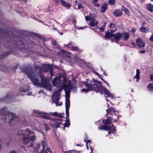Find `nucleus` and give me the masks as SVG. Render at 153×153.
Here are the masks:
<instances>
[{
    "label": "nucleus",
    "instance_id": "412c9836",
    "mask_svg": "<svg viewBox=\"0 0 153 153\" xmlns=\"http://www.w3.org/2000/svg\"><path fill=\"white\" fill-rule=\"evenodd\" d=\"M139 30L142 32L144 33H147L149 31L148 27H141L139 29Z\"/></svg>",
    "mask_w": 153,
    "mask_h": 153
},
{
    "label": "nucleus",
    "instance_id": "13d9d810",
    "mask_svg": "<svg viewBox=\"0 0 153 153\" xmlns=\"http://www.w3.org/2000/svg\"><path fill=\"white\" fill-rule=\"evenodd\" d=\"M131 44L132 45L134 46H135V44L134 43V42H132L131 43Z\"/></svg>",
    "mask_w": 153,
    "mask_h": 153
},
{
    "label": "nucleus",
    "instance_id": "a878e982",
    "mask_svg": "<svg viewBox=\"0 0 153 153\" xmlns=\"http://www.w3.org/2000/svg\"><path fill=\"white\" fill-rule=\"evenodd\" d=\"M148 10L151 12H153V5L151 4H148L146 5Z\"/></svg>",
    "mask_w": 153,
    "mask_h": 153
},
{
    "label": "nucleus",
    "instance_id": "9b49d317",
    "mask_svg": "<svg viewBox=\"0 0 153 153\" xmlns=\"http://www.w3.org/2000/svg\"><path fill=\"white\" fill-rule=\"evenodd\" d=\"M106 111L107 112L106 114L107 115H108L109 114H110L111 115L113 114H114L115 116L117 117V118H115V119L114 120V121L115 122L117 121L118 117V112L115 111L114 108H110L106 110Z\"/></svg>",
    "mask_w": 153,
    "mask_h": 153
},
{
    "label": "nucleus",
    "instance_id": "0e129e2a",
    "mask_svg": "<svg viewBox=\"0 0 153 153\" xmlns=\"http://www.w3.org/2000/svg\"><path fill=\"white\" fill-rule=\"evenodd\" d=\"M103 74H104L105 76H107V75L105 74V72L103 73Z\"/></svg>",
    "mask_w": 153,
    "mask_h": 153
},
{
    "label": "nucleus",
    "instance_id": "de8ad7c7",
    "mask_svg": "<svg viewBox=\"0 0 153 153\" xmlns=\"http://www.w3.org/2000/svg\"><path fill=\"white\" fill-rule=\"evenodd\" d=\"M10 153H16V151L13 150L10 151Z\"/></svg>",
    "mask_w": 153,
    "mask_h": 153
},
{
    "label": "nucleus",
    "instance_id": "0eeeda50",
    "mask_svg": "<svg viewBox=\"0 0 153 153\" xmlns=\"http://www.w3.org/2000/svg\"><path fill=\"white\" fill-rule=\"evenodd\" d=\"M60 90L56 91L54 93L52 97L53 102L56 104V106H61L62 105L61 102H59L58 101L60 98Z\"/></svg>",
    "mask_w": 153,
    "mask_h": 153
},
{
    "label": "nucleus",
    "instance_id": "37998d69",
    "mask_svg": "<svg viewBox=\"0 0 153 153\" xmlns=\"http://www.w3.org/2000/svg\"><path fill=\"white\" fill-rule=\"evenodd\" d=\"M26 95L28 96H31L32 95V93L31 92H29L27 93Z\"/></svg>",
    "mask_w": 153,
    "mask_h": 153
},
{
    "label": "nucleus",
    "instance_id": "49530a36",
    "mask_svg": "<svg viewBox=\"0 0 153 153\" xmlns=\"http://www.w3.org/2000/svg\"><path fill=\"white\" fill-rule=\"evenodd\" d=\"M146 51L145 50H141L140 51V53H144Z\"/></svg>",
    "mask_w": 153,
    "mask_h": 153
},
{
    "label": "nucleus",
    "instance_id": "9d476101",
    "mask_svg": "<svg viewBox=\"0 0 153 153\" xmlns=\"http://www.w3.org/2000/svg\"><path fill=\"white\" fill-rule=\"evenodd\" d=\"M99 129H104L106 130H108V134H111L116 131L115 128L112 126H111L108 127L105 126L104 124V126H100L98 128Z\"/></svg>",
    "mask_w": 153,
    "mask_h": 153
},
{
    "label": "nucleus",
    "instance_id": "473e14b6",
    "mask_svg": "<svg viewBox=\"0 0 153 153\" xmlns=\"http://www.w3.org/2000/svg\"><path fill=\"white\" fill-rule=\"evenodd\" d=\"M92 15H90L88 16H85V19L86 21H88L89 20H90L91 17Z\"/></svg>",
    "mask_w": 153,
    "mask_h": 153
},
{
    "label": "nucleus",
    "instance_id": "5fc2aeb1",
    "mask_svg": "<svg viewBox=\"0 0 153 153\" xmlns=\"http://www.w3.org/2000/svg\"><path fill=\"white\" fill-rule=\"evenodd\" d=\"M86 27H87V26H84V27H79L78 28L79 29H83L84 28H85Z\"/></svg>",
    "mask_w": 153,
    "mask_h": 153
},
{
    "label": "nucleus",
    "instance_id": "58836bf2",
    "mask_svg": "<svg viewBox=\"0 0 153 153\" xmlns=\"http://www.w3.org/2000/svg\"><path fill=\"white\" fill-rule=\"evenodd\" d=\"M109 27L111 28H113L115 27V25L111 23Z\"/></svg>",
    "mask_w": 153,
    "mask_h": 153
},
{
    "label": "nucleus",
    "instance_id": "f257e3e1",
    "mask_svg": "<svg viewBox=\"0 0 153 153\" xmlns=\"http://www.w3.org/2000/svg\"><path fill=\"white\" fill-rule=\"evenodd\" d=\"M82 86H85L87 88L82 89L81 91L83 92L86 93L90 91H95L97 92L99 91L103 92L106 97H114V95L111 93L107 89L102 87V83L96 80L91 81L88 79L86 82H82Z\"/></svg>",
    "mask_w": 153,
    "mask_h": 153
},
{
    "label": "nucleus",
    "instance_id": "8fccbe9b",
    "mask_svg": "<svg viewBox=\"0 0 153 153\" xmlns=\"http://www.w3.org/2000/svg\"><path fill=\"white\" fill-rule=\"evenodd\" d=\"M74 152L76 153H81L80 151H76V150H74Z\"/></svg>",
    "mask_w": 153,
    "mask_h": 153
},
{
    "label": "nucleus",
    "instance_id": "680f3d73",
    "mask_svg": "<svg viewBox=\"0 0 153 153\" xmlns=\"http://www.w3.org/2000/svg\"><path fill=\"white\" fill-rule=\"evenodd\" d=\"M145 0H140V1L142 3H143V1H145Z\"/></svg>",
    "mask_w": 153,
    "mask_h": 153
},
{
    "label": "nucleus",
    "instance_id": "dca6fc26",
    "mask_svg": "<svg viewBox=\"0 0 153 153\" xmlns=\"http://www.w3.org/2000/svg\"><path fill=\"white\" fill-rule=\"evenodd\" d=\"M113 13L114 15L117 17H119L122 15V11L120 9H117L114 10Z\"/></svg>",
    "mask_w": 153,
    "mask_h": 153
},
{
    "label": "nucleus",
    "instance_id": "e2e57ef3",
    "mask_svg": "<svg viewBox=\"0 0 153 153\" xmlns=\"http://www.w3.org/2000/svg\"><path fill=\"white\" fill-rule=\"evenodd\" d=\"M6 98H7V99H9V97H8V95H7V96H6Z\"/></svg>",
    "mask_w": 153,
    "mask_h": 153
},
{
    "label": "nucleus",
    "instance_id": "2f4dec72",
    "mask_svg": "<svg viewBox=\"0 0 153 153\" xmlns=\"http://www.w3.org/2000/svg\"><path fill=\"white\" fill-rule=\"evenodd\" d=\"M106 100L107 101V106L108 108H109V107H110L111 106L112 104L111 103V101L108 100L107 99H106Z\"/></svg>",
    "mask_w": 153,
    "mask_h": 153
},
{
    "label": "nucleus",
    "instance_id": "5701e85b",
    "mask_svg": "<svg viewBox=\"0 0 153 153\" xmlns=\"http://www.w3.org/2000/svg\"><path fill=\"white\" fill-rule=\"evenodd\" d=\"M136 72V75L134 77V78L136 79V82H138L140 79V71L138 69H137Z\"/></svg>",
    "mask_w": 153,
    "mask_h": 153
},
{
    "label": "nucleus",
    "instance_id": "2eb2a0df",
    "mask_svg": "<svg viewBox=\"0 0 153 153\" xmlns=\"http://www.w3.org/2000/svg\"><path fill=\"white\" fill-rule=\"evenodd\" d=\"M136 45L140 48L145 47V42L141 39H138L135 41Z\"/></svg>",
    "mask_w": 153,
    "mask_h": 153
},
{
    "label": "nucleus",
    "instance_id": "a18cd8bd",
    "mask_svg": "<svg viewBox=\"0 0 153 153\" xmlns=\"http://www.w3.org/2000/svg\"><path fill=\"white\" fill-rule=\"evenodd\" d=\"M94 4L95 6L97 7H98L100 6L99 4L98 3H96V4L94 3Z\"/></svg>",
    "mask_w": 153,
    "mask_h": 153
},
{
    "label": "nucleus",
    "instance_id": "774afa93",
    "mask_svg": "<svg viewBox=\"0 0 153 153\" xmlns=\"http://www.w3.org/2000/svg\"><path fill=\"white\" fill-rule=\"evenodd\" d=\"M38 68H40V67H38Z\"/></svg>",
    "mask_w": 153,
    "mask_h": 153
},
{
    "label": "nucleus",
    "instance_id": "7ed1b4c3",
    "mask_svg": "<svg viewBox=\"0 0 153 153\" xmlns=\"http://www.w3.org/2000/svg\"><path fill=\"white\" fill-rule=\"evenodd\" d=\"M24 72L31 80L34 85L38 87H43L49 91H51V85L42 76H41V82L40 83L37 76L35 73L32 72L31 70L27 69L24 70Z\"/></svg>",
    "mask_w": 153,
    "mask_h": 153
},
{
    "label": "nucleus",
    "instance_id": "4d7b16f0",
    "mask_svg": "<svg viewBox=\"0 0 153 153\" xmlns=\"http://www.w3.org/2000/svg\"><path fill=\"white\" fill-rule=\"evenodd\" d=\"M116 31V29H114V30H111V31L113 33H114V32L115 31Z\"/></svg>",
    "mask_w": 153,
    "mask_h": 153
},
{
    "label": "nucleus",
    "instance_id": "a19ab883",
    "mask_svg": "<svg viewBox=\"0 0 153 153\" xmlns=\"http://www.w3.org/2000/svg\"><path fill=\"white\" fill-rule=\"evenodd\" d=\"M93 72L94 74H96V75H97L98 76H99V75H100V74H99L97 72H96V71H93Z\"/></svg>",
    "mask_w": 153,
    "mask_h": 153
},
{
    "label": "nucleus",
    "instance_id": "052dcab7",
    "mask_svg": "<svg viewBox=\"0 0 153 153\" xmlns=\"http://www.w3.org/2000/svg\"><path fill=\"white\" fill-rule=\"evenodd\" d=\"M43 93V92L42 91H39V94H40V93Z\"/></svg>",
    "mask_w": 153,
    "mask_h": 153
},
{
    "label": "nucleus",
    "instance_id": "e433bc0d",
    "mask_svg": "<svg viewBox=\"0 0 153 153\" xmlns=\"http://www.w3.org/2000/svg\"><path fill=\"white\" fill-rule=\"evenodd\" d=\"M45 129L46 131H47L50 129L48 125H47L46 124H45Z\"/></svg>",
    "mask_w": 153,
    "mask_h": 153
},
{
    "label": "nucleus",
    "instance_id": "3c124183",
    "mask_svg": "<svg viewBox=\"0 0 153 153\" xmlns=\"http://www.w3.org/2000/svg\"><path fill=\"white\" fill-rule=\"evenodd\" d=\"M150 79L152 80H153V75H151L150 76Z\"/></svg>",
    "mask_w": 153,
    "mask_h": 153
},
{
    "label": "nucleus",
    "instance_id": "20e7f679",
    "mask_svg": "<svg viewBox=\"0 0 153 153\" xmlns=\"http://www.w3.org/2000/svg\"><path fill=\"white\" fill-rule=\"evenodd\" d=\"M32 133V132L30 130L26 129L25 130L19 131L18 134L24 136L22 139V142L25 144L27 145L29 143H30L31 142L33 141L35 139V136H32L30 137L28 136Z\"/></svg>",
    "mask_w": 153,
    "mask_h": 153
},
{
    "label": "nucleus",
    "instance_id": "6e6552de",
    "mask_svg": "<svg viewBox=\"0 0 153 153\" xmlns=\"http://www.w3.org/2000/svg\"><path fill=\"white\" fill-rule=\"evenodd\" d=\"M70 107L68 108V112L67 113L66 112V105H65V108H66V119H67V120L65 121V123L64 124H63V122L62 121H61L60 120H57L59 122H60L61 123V124H59L57 123V124H58V125L59 126V127H60L61 126V125H62L63 126V129H65V127H68L70 125V123L69 121V109Z\"/></svg>",
    "mask_w": 153,
    "mask_h": 153
},
{
    "label": "nucleus",
    "instance_id": "39448f33",
    "mask_svg": "<svg viewBox=\"0 0 153 153\" xmlns=\"http://www.w3.org/2000/svg\"><path fill=\"white\" fill-rule=\"evenodd\" d=\"M35 112L37 114V115H37V116H39L43 119L50 120L51 122V124L53 125V126L54 127L56 128H59V126L57 123L61 124V123L59 122L57 120L51 119V117L49 116V113H43L38 111H36Z\"/></svg>",
    "mask_w": 153,
    "mask_h": 153
},
{
    "label": "nucleus",
    "instance_id": "c756f323",
    "mask_svg": "<svg viewBox=\"0 0 153 153\" xmlns=\"http://www.w3.org/2000/svg\"><path fill=\"white\" fill-rule=\"evenodd\" d=\"M108 4L111 6H114L115 4V0H109L108 1Z\"/></svg>",
    "mask_w": 153,
    "mask_h": 153
},
{
    "label": "nucleus",
    "instance_id": "cd10ccee",
    "mask_svg": "<svg viewBox=\"0 0 153 153\" xmlns=\"http://www.w3.org/2000/svg\"><path fill=\"white\" fill-rule=\"evenodd\" d=\"M28 90V88L26 86L24 88H23L22 87H21L20 88V91L22 92H26Z\"/></svg>",
    "mask_w": 153,
    "mask_h": 153
},
{
    "label": "nucleus",
    "instance_id": "f8f14e48",
    "mask_svg": "<svg viewBox=\"0 0 153 153\" xmlns=\"http://www.w3.org/2000/svg\"><path fill=\"white\" fill-rule=\"evenodd\" d=\"M122 38L121 33H117L114 34L113 37L112 38L113 42H115L117 43H118L120 39Z\"/></svg>",
    "mask_w": 153,
    "mask_h": 153
},
{
    "label": "nucleus",
    "instance_id": "f03ea898",
    "mask_svg": "<svg viewBox=\"0 0 153 153\" xmlns=\"http://www.w3.org/2000/svg\"><path fill=\"white\" fill-rule=\"evenodd\" d=\"M61 77H56L52 81L53 84L56 87L60 88L57 91L63 88L65 93V103L66 105V112H68V109L70 106V101L69 100L70 91L72 89V85L70 84V82L67 81L65 77H63V81L62 82L60 79Z\"/></svg>",
    "mask_w": 153,
    "mask_h": 153
},
{
    "label": "nucleus",
    "instance_id": "4c0bfd02",
    "mask_svg": "<svg viewBox=\"0 0 153 153\" xmlns=\"http://www.w3.org/2000/svg\"><path fill=\"white\" fill-rule=\"evenodd\" d=\"M91 142V140H88L86 141V146L87 149H88V143H89V142Z\"/></svg>",
    "mask_w": 153,
    "mask_h": 153
},
{
    "label": "nucleus",
    "instance_id": "4be33fe9",
    "mask_svg": "<svg viewBox=\"0 0 153 153\" xmlns=\"http://www.w3.org/2000/svg\"><path fill=\"white\" fill-rule=\"evenodd\" d=\"M111 120L112 118L111 117H108L106 120V121L105 122V126H106L108 127L111 126H112V125H111V126H108V125L111 124ZM112 126H113L112 125Z\"/></svg>",
    "mask_w": 153,
    "mask_h": 153
},
{
    "label": "nucleus",
    "instance_id": "423d86ee",
    "mask_svg": "<svg viewBox=\"0 0 153 153\" xmlns=\"http://www.w3.org/2000/svg\"><path fill=\"white\" fill-rule=\"evenodd\" d=\"M0 113L2 115V120H4V122H7L8 120L10 123L16 117L15 115L13 113H10L9 111H7L5 108H2L0 111Z\"/></svg>",
    "mask_w": 153,
    "mask_h": 153
},
{
    "label": "nucleus",
    "instance_id": "393cba45",
    "mask_svg": "<svg viewBox=\"0 0 153 153\" xmlns=\"http://www.w3.org/2000/svg\"><path fill=\"white\" fill-rule=\"evenodd\" d=\"M71 43L68 44L67 45H64L65 46H68L69 48H70L73 51H76L78 50V48L76 47H72L71 45Z\"/></svg>",
    "mask_w": 153,
    "mask_h": 153
},
{
    "label": "nucleus",
    "instance_id": "09e8293b",
    "mask_svg": "<svg viewBox=\"0 0 153 153\" xmlns=\"http://www.w3.org/2000/svg\"><path fill=\"white\" fill-rule=\"evenodd\" d=\"M98 0H93V2H92L93 4H94L95 3L97 2L98 1Z\"/></svg>",
    "mask_w": 153,
    "mask_h": 153
},
{
    "label": "nucleus",
    "instance_id": "6e6d98bb",
    "mask_svg": "<svg viewBox=\"0 0 153 153\" xmlns=\"http://www.w3.org/2000/svg\"><path fill=\"white\" fill-rule=\"evenodd\" d=\"M146 24V22H143L142 23V26H144V25H145Z\"/></svg>",
    "mask_w": 153,
    "mask_h": 153
},
{
    "label": "nucleus",
    "instance_id": "b1692460",
    "mask_svg": "<svg viewBox=\"0 0 153 153\" xmlns=\"http://www.w3.org/2000/svg\"><path fill=\"white\" fill-rule=\"evenodd\" d=\"M108 4L106 3H104L101 6L100 11L101 12H104L107 9Z\"/></svg>",
    "mask_w": 153,
    "mask_h": 153
},
{
    "label": "nucleus",
    "instance_id": "ea45409f",
    "mask_svg": "<svg viewBox=\"0 0 153 153\" xmlns=\"http://www.w3.org/2000/svg\"><path fill=\"white\" fill-rule=\"evenodd\" d=\"M101 80H102L104 82V83H105L108 86H109V84L108 83H107V82H106L102 78H101Z\"/></svg>",
    "mask_w": 153,
    "mask_h": 153
},
{
    "label": "nucleus",
    "instance_id": "4468645a",
    "mask_svg": "<svg viewBox=\"0 0 153 153\" xmlns=\"http://www.w3.org/2000/svg\"><path fill=\"white\" fill-rule=\"evenodd\" d=\"M43 67V70H43L45 72L47 71L48 70H50V74L51 76L53 75V70H51V65H44L42 66Z\"/></svg>",
    "mask_w": 153,
    "mask_h": 153
},
{
    "label": "nucleus",
    "instance_id": "1a4fd4ad",
    "mask_svg": "<svg viewBox=\"0 0 153 153\" xmlns=\"http://www.w3.org/2000/svg\"><path fill=\"white\" fill-rule=\"evenodd\" d=\"M42 144V146L40 145H37V149L36 150V153H46V152H44V150L45 148L46 142L45 141H43Z\"/></svg>",
    "mask_w": 153,
    "mask_h": 153
},
{
    "label": "nucleus",
    "instance_id": "79ce46f5",
    "mask_svg": "<svg viewBox=\"0 0 153 153\" xmlns=\"http://www.w3.org/2000/svg\"><path fill=\"white\" fill-rule=\"evenodd\" d=\"M150 40L151 41L153 42V34L150 36Z\"/></svg>",
    "mask_w": 153,
    "mask_h": 153
},
{
    "label": "nucleus",
    "instance_id": "6ab92c4d",
    "mask_svg": "<svg viewBox=\"0 0 153 153\" xmlns=\"http://www.w3.org/2000/svg\"><path fill=\"white\" fill-rule=\"evenodd\" d=\"M114 34L108 32H106L105 35V39H110L112 41L113 39Z\"/></svg>",
    "mask_w": 153,
    "mask_h": 153
},
{
    "label": "nucleus",
    "instance_id": "f3484780",
    "mask_svg": "<svg viewBox=\"0 0 153 153\" xmlns=\"http://www.w3.org/2000/svg\"><path fill=\"white\" fill-rule=\"evenodd\" d=\"M61 4L63 6L68 9H70L71 7V4L63 0L61 1Z\"/></svg>",
    "mask_w": 153,
    "mask_h": 153
},
{
    "label": "nucleus",
    "instance_id": "bb28decb",
    "mask_svg": "<svg viewBox=\"0 0 153 153\" xmlns=\"http://www.w3.org/2000/svg\"><path fill=\"white\" fill-rule=\"evenodd\" d=\"M147 88L150 91H153V83H149L147 87Z\"/></svg>",
    "mask_w": 153,
    "mask_h": 153
},
{
    "label": "nucleus",
    "instance_id": "c03bdc74",
    "mask_svg": "<svg viewBox=\"0 0 153 153\" xmlns=\"http://www.w3.org/2000/svg\"><path fill=\"white\" fill-rule=\"evenodd\" d=\"M136 29L134 28H132L131 30V31L132 32H134L136 31Z\"/></svg>",
    "mask_w": 153,
    "mask_h": 153
},
{
    "label": "nucleus",
    "instance_id": "c85d7f7f",
    "mask_svg": "<svg viewBox=\"0 0 153 153\" xmlns=\"http://www.w3.org/2000/svg\"><path fill=\"white\" fill-rule=\"evenodd\" d=\"M65 140H59L58 143V144L59 145L61 146H62L65 144Z\"/></svg>",
    "mask_w": 153,
    "mask_h": 153
},
{
    "label": "nucleus",
    "instance_id": "aec40b11",
    "mask_svg": "<svg viewBox=\"0 0 153 153\" xmlns=\"http://www.w3.org/2000/svg\"><path fill=\"white\" fill-rule=\"evenodd\" d=\"M122 38L123 37L125 41L127 40L129 37V33H128L124 32L121 33Z\"/></svg>",
    "mask_w": 153,
    "mask_h": 153
},
{
    "label": "nucleus",
    "instance_id": "bf43d9fd",
    "mask_svg": "<svg viewBox=\"0 0 153 153\" xmlns=\"http://www.w3.org/2000/svg\"><path fill=\"white\" fill-rule=\"evenodd\" d=\"M90 149L91 151V152L90 153H92V151H92V150H92V148L90 146Z\"/></svg>",
    "mask_w": 153,
    "mask_h": 153
},
{
    "label": "nucleus",
    "instance_id": "f704fd0d",
    "mask_svg": "<svg viewBox=\"0 0 153 153\" xmlns=\"http://www.w3.org/2000/svg\"><path fill=\"white\" fill-rule=\"evenodd\" d=\"M34 129L37 131L40 132L41 133H42V131L41 130L40 128V127H39L38 128H34Z\"/></svg>",
    "mask_w": 153,
    "mask_h": 153
},
{
    "label": "nucleus",
    "instance_id": "c9c22d12",
    "mask_svg": "<svg viewBox=\"0 0 153 153\" xmlns=\"http://www.w3.org/2000/svg\"><path fill=\"white\" fill-rule=\"evenodd\" d=\"M77 5L78 6V9H79L80 8H82V6L81 4L80 3H78L77 4Z\"/></svg>",
    "mask_w": 153,
    "mask_h": 153
},
{
    "label": "nucleus",
    "instance_id": "338daca9",
    "mask_svg": "<svg viewBox=\"0 0 153 153\" xmlns=\"http://www.w3.org/2000/svg\"><path fill=\"white\" fill-rule=\"evenodd\" d=\"M60 34L61 35H62L63 34V33H60Z\"/></svg>",
    "mask_w": 153,
    "mask_h": 153
},
{
    "label": "nucleus",
    "instance_id": "7c9ffc66",
    "mask_svg": "<svg viewBox=\"0 0 153 153\" xmlns=\"http://www.w3.org/2000/svg\"><path fill=\"white\" fill-rule=\"evenodd\" d=\"M123 10L125 12L126 14L128 16L130 15V13L128 10L125 7H124Z\"/></svg>",
    "mask_w": 153,
    "mask_h": 153
},
{
    "label": "nucleus",
    "instance_id": "603ef678",
    "mask_svg": "<svg viewBox=\"0 0 153 153\" xmlns=\"http://www.w3.org/2000/svg\"><path fill=\"white\" fill-rule=\"evenodd\" d=\"M62 53H65V54H67L66 53H68V52H67L66 51H65L62 50Z\"/></svg>",
    "mask_w": 153,
    "mask_h": 153
},
{
    "label": "nucleus",
    "instance_id": "a211bd4d",
    "mask_svg": "<svg viewBox=\"0 0 153 153\" xmlns=\"http://www.w3.org/2000/svg\"><path fill=\"white\" fill-rule=\"evenodd\" d=\"M49 115L51 116H57L60 117H63L64 114H63L58 113L56 111L54 112H49Z\"/></svg>",
    "mask_w": 153,
    "mask_h": 153
},
{
    "label": "nucleus",
    "instance_id": "ddd939ff",
    "mask_svg": "<svg viewBox=\"0 0 153 153\" xmlns=\"http://www.w3.org/2000/svg\"><path fill=\"white\" fill-rule=\"evenodd\" d=\"M96 15L94 14H92L91 16L90 21L89 23V25L91 27H93L97 25L98 23V22L95 20Z\"/></svg>",
    "mask_w": 153,
    "mask_h": 153
},
{
    "label": "nucleus",
    "instance_id": "69168bd1",
    "mask_svg": "<svg viewBox=\"0 0 153 153\" xmlns=\"http://www.w3.org/2000/svg\"><path fill=\"white\" fill-rule=\"evenodd\" d=\"M75 3H76L77 2V1H75Z\"/></svg>",
    "mask_w": 153,
    "mask_h": 153
},
{
    "label": "nucleus",
    "instance_id": "864d4df0",
    "mask_svg": "<svg viewBox=\"0 0 153 153\" xmlns=\"http://www.w3.org/2000/svg\"><path fill=\"white\" fill-rule=\"evenodd\" d=\"M53 45L55 46V47H57V45L56 44V42H54L53 43Z\"/></svg>",
    "mask_w": 153,
    "mask_h": 153
},
{
    "label": "nucleus",
    "instance_id": "72a5a7b5",
    "mask_svg": "<svg viewBox=\"0 0 153 153\" xmlns=\"http://www.w3.org/2000/svg\"><path fill=\"white\" fill-rule=\"evenodd\" d=\"M105 24L103 25L102 27H98V29H99L100 31H103L105 27Z\"/></svg>",
    "mask_w": 153,
    "mask_h": 153
}]
</instances>
